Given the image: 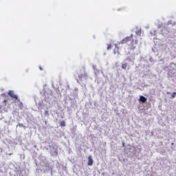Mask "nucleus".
<instances>
[{
	"label": "nucleus",
	"mask_w": 176,
	"mask_h": 176,
	"mask_svg": "<svg viewBox=\"0 0 176 176\" xmlns=\"http://www.w3.org/2000/svg\"><path fill=\"white\" fill-rule=\"evenodd\" d=\"M175 96H176V92L173 93V94L171 95L170 98H175Z\"/></svg>",
	"instance_id": "obj_10"
},
{
	"label": "nucleus",
	"mask_w": 176,
	"mask_h": 176,
	"mask_svg": "<svg viewBox=\"0 0 176 176\" xmlns=\"http://www.w3.org/2000/svg\"><path fill=\"white\" fill-rule=\"evenodd\" d=\"M88 166H93V159L90 156L88 157Z\"/></svg>",
	"instance_id": "obj_6"
},
{
	"label": "nucleus",
	"mask_w": 176,
	"mask_h": 176,
	"mask_svg": "<svg viewBox=\"0 0 176 176\" xmlns=\"http://www.w3.org/2000/svg\"><path fill=\"white\" fill-rule=\"evenodd\" d=\"M167 94H170V93H169V92H167Z\"/></svg>",
	"instance_id": "obj_15"
},
{
	"label": "nucleus",
	"mask_w": 176,
	"mask_h": 176,
	"mask_svg": "<svg viewBox=\"0 0 176 176\" xmlns=\"http://www.w3.org/2000/svg\"><path fill=\"white\" fill-rule=\"evenodd\" d=\"M3 102H4V105H6V103L8 102V100H4Z\"/></svg>",
	"instance_id": "obj_12"
},
{
	"label": "nucleus",
	"mask_w": 176,
	"mask_h": 176,
	"mask_svg": "<svg viewBox=\"0 0 176 176\" xmlns=\"http://www.w3.org/2000/svg\"><path fill=\"white\" fill-rule=\"evenodd\" d=\"M39 68H40L41 71H42V67H40Z\"/></svg>",
	"instance_id": "obj_13"
},
{
	"label": "nucleus",
	"mask_w": 176,
	"mask_h": 176,
	"mask_svg": "<svg viewBox=\"0 0 176 176\" xmlns=\"http://www.w3.org/2000/svg\"><path fill=\"white\" fill-rule=\"evenodd\" d=\"M121 68L126 71V69H130V66H129V63H124L122 64Z\"/></svg>",
	"instance_id": "obj_3"
},
{
	"label": "nucleus",
	"mask_w": 176,
	"mask_h": 176,
	"mask_svg": "<svg viewBox=\"0 0 176 176\" xmlns=\"http://www.w3.org/2000/svg\"><path fill=\"white\" fill-rule=\"evenodd\" d=\"M60 127H65V121H61L60 123Z\"/></svg>",
	"instance_id": "obj_7"
},
{
	"label": "nucleus",
	"mask_w": 176,
	"mask_h": 176,
	"mask_svg": "<svg viewBox=\"0 0 176 176\" xmlns=\"http://www.w3.org/2000/svg\"><path fill=\"white\" fill-rule=\"evenodd\" d=\"M109 49H112V45L107 44V50H109Z\"/></svg>",
	"instance_id": "obj_9"
},
{
	"label": "nucleus",
	"mask_w": 176,
	"mask_h": 176,
	"mask_svg": "<svg viewBox=\"0 0 176 176\" xmlns=\"http://www.w3.org/2000/svg\"><path fill=\"white\" fill-rule=\"evenodd\" d=\"M122 146H124V143H122Z\"/></svg>",
	"instance_id": "obj_14"
},
{
	"label": "nucleus",
	"mask_w": 176,
	"mask_h": 176,
	"mask_svg": "<svg viewBox=\"0 0 176 176\" xmlns=\"http://www.w3.org/2000/svg\"><path fill=\"white\" fill-rule=\"evenodd\" d=\"M136 35H139L140 36L141 34H142V32H141V30H138L135 32Z\"/></svg>",
	"instance_id": "obj_8"
},
{
	"label": "nucleus",
	"mask_w": 176,
	"mask_h": 176,
	"mask_svg": "<svg viewBox=\"0 0 176 176\" xmlns=\"http://www.w3.org/2000/svg\"><path fill=\"white\" fill-rule=\"evenodd\" d=\"M146 98H145L144 96H140L139 98V101L140 102H142L143 104L146 102Z\"/></svg>",
	"instance_id": "obj_4"
},
{
	"label": "nucleus",
	"mask_w": 176,
	"mask_h": 176,
	"mask_svg": "<svg viewBox=\"0 0 176 176\" xmlns=\"http://www.w3.org/2000/svg\"><path fill=\"white\" fill-rule=\"evenodd\" d=\"M83 78L85 79H87V74H84L78 76V79L80 80H82Z\"/></svg>",
	"instance_id": "obj_5"
},
{
	"label": "nucleus",
	"mask_w": 176,
	"mask_h": 176,
	"mask_svg": "<svg viewBox=\"0 0 176 176\" xmlns=\"http://www.w3.org/2000/svg\"><path fill=\"white\" fill-rule=\"evenodd\" d=\"M8 94L12 100H14V101H20V100H19V97H17V95L14 94V91L10 90L8 91Z\"/></svg>",
	"instance_id": "obj_2"
},
{
	"label": "nucleus",
	"mask_w": 176,
	"mask_h": 176,
	"mask_svg": "<svg viewBox=\"0 0 176 176\" xmlns=\"http://www.w3.org/2000/svg\"><path fill=\"white\" fill-rule=\"evenodd\" d=\"M133 34H131L130 36H127L122 39L120 43L121 45H124V43H129V42H131V43L128 45V49L129 50H135V45H138V40H135L134 43V39L133 38Z\"/></svg>",
	"instance_id": "obj_1"
},
{
	"label": "nucleus",
	"mask_w": 176,
	"mask_h": 176,
	"mask_svg": "<svg viewBox=\"0 0 176 176\" xmlns=\"http://www.w3.org/2000/svg\"><path fill=\"white\" fill-rule=\"evenodd\" d=\"M44 113H45V116H49V111L46 110Z\"/></svg>",
	"instance_id": "obj_11"
},
{
	"label": "nucleus",
	"mask_w": 176,
	"mask_h": 176,
	"mask_svg": "<svg viewBox=\"0 0 176 176\" xmlns=\"http://www.w3.org/2000/svg\"><path fill=\"white\" fill-rule=\"evenodd\" d=\"M119 50V48L118 47H117V50Z\"/></svg>",
	"instance_id": "obj_16"
}]
</instances>
